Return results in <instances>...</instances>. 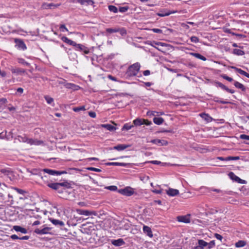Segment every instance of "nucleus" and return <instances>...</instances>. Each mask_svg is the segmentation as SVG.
Returning a JSON list of instances; mask_svg holds the SVG:
<instances>
[{"mask_svg":"<svg viewBox=\"0 0 249 249\" xmlns=\"http://www.w3.org/2000/svg\"><path fill=\"white\" fill-rule=\"evenodd\" d=\"M133 124L136 126H139L143 124L149 125L151 124V122L144 119L137 118L133 121Z\"/></svg>","mask_w":249,"mask_h":249,"instance_id":"4","label":"nucleus"},{"mask_svg":"<svg viewBox=\"0 0 249 249\" xmlns=\"http://www.w3.org/2000/svg\"><path fill=\"white\" fill-rule=\"evenodd\" d=\"M240 138L243 140H247L249 141V136L245 134H242L240 135Z\"/></svg>","mask_w":249,"mask_h":249,"instance_id":"53","label":"nucleus"},{"mask_svg":"<svg viewBox=\"0 0 249 249\" xmlns=\"http://www.w3.org/2000/svg\"><path fill=\"white\" fill-rule=\"evenodd\" d=\"M200 116L207 122H210L212 120V118L208 114L206 113H201Z\"/></svg>","mask_w":249,"mask_h":249,"instance_id":"28","label":"nucleus"},{"mask_svg":"<svg viewBox=\"0 0 249 249\" xmlns=\"http://www.w3.org/2000/svg\"><path fill=\"white\" fill-rule=\"evenodd\" d=\"M119 32L120 33L122 36H124L126 34V31L124 28L119 29Z\"/></svg>","mask_w":249,"mask_h":249,"instance_id":"52","label":"nucleus"},{"mask_svg":"<svg viewBox=\"0 0 249 249\" xmlns=\"http://www.w3.org/2000/svg\"><path fill=\"white\" fill-rule=\"evenodd\" d=\"M0 171L2 173L7 176L10 180H13L15 179V175L12 171L3 169H1Z\"/></svg>","mask_w":249,"mask_h":249,"instance_id":"9","label":"nucleus"},{"mask_svg":"<svg viewBox=\"0 0 249 249\" xmlns=\"http://www.w3.org/2000/svg\"><path fill=\"white\" fill-rule=\"evenodd\" d=\"M232 53L237 55H243L245 54V52L243 51L238 49H233Z\"/></svg>","mask_w":249,"mask_h":249,"instance_id":"31","label":"nucleus"},{"mask_svg":"<svg viewBox=\"0 0 249 249\" xmlns=\"http://www.w3.org/2000/svg\"><path fill=\"white\" fill-rule=\"evenodd\" d=\"M166 194L170 196H174L179 194V191L177 189L169 188L166 190Z\"/></svg>","mask_w":249,"mask_h":249,"instance_id":"15","label":"nucleus"},{"mask_svg":"<svg viewBox=\"0 0 249 249\" xmlns=\"http://www.w3.org/2000/svg\"><path fill=\"white\" fill-rule=\"evenodd\" d=\"M77 213L80 215H84L89 216L91 215H96V213L94 211H90L89 210H85L82 209H76Z\"/></svg>","mask_w":249,"mask_h":249,"instance_id":"5","label":"nucleus"},{"mask_svg":"<svg viewBox=\"0 0 249 249\" xmlns=\"http://www.w3.org/2000/svg\"><path fill=\"white\" fill-rule=\"evenodd\" d=\"M246 245V242L243 240H239L235 243V247L237 248H241Z\"/></svg>","mask_w":249,"mask_h":249,"instance_id":"33","label":"nucleus"},{"mask_svg":"<svg viewBox=\"0 0 249 249\" xmlns=\"http://www.w3.org/2000/svg\"><path fill=\"white\" fill-rule=\"evenodd\" d=\"M229 176L230 178L233 180L235 181L241 183V184H245L246 183V181L243 179H241L240 178L236 176L233 172H230L229 174Z\"/></svg>","mask_w":249,"mask_h":249,"instance_id":"6","label":"nucleus"},{"mask_svg":"<svg viewBox=\"0 0 249 249\" xmlns=\"http://www.w3.org/2000/svg\"><path fill=\"white\" fill-rule=\"evenodd\" d=\"M129 147V145L125 144H118L114 147V149L122 151Z\"/></svg>","mask_w":249,"mask_h":249,"instance_id":"22","label":"nucleus"},{"mask_svg":"<svg viewBox=\"0 0 249 249\" xmlns=\"http://www.w3.org/2000/svg\"><path fill=\"white\" fill-rule=\"evenodd\" d=\"M129 9V7L128 6H124V7H120L119 9V12L121 13H124L126 12L128 9Z\"/></svg>","mask_w":249,"mask_h":249,"instance_id":"43","label":"nucleus"},{"mask_svg":"<svg viewBox=\"0 0 249 249\" xmlns=\"http://www.w3.org/2000/svg\"><path fill=\"white\" fill-rule=\"evenodd\" d=\"M221 77L223 79H225V80H227V81H228L229 82H232L233 81V79L232 78L228 76L226 74H222V75H221Z\"/></svg>","mask_w":249,"mask_h":249,"instance_id":"44","label":"nucleus"},{"mask_svg":"<svg viewBox=\"0 0 249 249\" xmlns=\"http://www.w3.org/2000/svg\"><path fill=\"white\" fill-rule=\"evenodd\" d=\"M106 164L107 165H115V166H121L125 167L127 165V163L124 162H107L106 163Z\"/></svg>","mask_w":249,"mask_h":249,"instance_id":"25","label":"nucleus"},{"mask_svg":"<svg viewBox=\"0 0 249 249\" xmlns=\"http://www.w3.org/2000/svg\"><path fill=\"white\" fill-rule=\"evenodd\" d=\"M143 74L144 76H148L150 74V71L149 70H145L143 71Z\"/></svg>","mask_w":249,"mask_h":249,"instance_id":"63","label":"nucleus"},{"mask_svg":"<svg viewBox=\"0 0 249 249\" xmlns=\"http://www.w3.org/2000/svg\"><path fill=\"white\" fill-rule=\"evenodd\" d=\"M11 238L13 239V240H15V239H19V237H18V235H16V234H13L11 236Z\"/></svg>","mask_w":249,"mask_h":249,"instance_id":"64","label":"nucleus"},{"mask_svg":"<svg viewBox=\"0 0 249 249\" xmlns=\"http://www.w3.org/2000/svg\"><path fill=\"white\" fill-rule=\"evenodd\" d=\"M112 244L115 246H121L124 245L125 242L123 239L120 238L117 240H113L111 241Z\"/></svg>","mask_w":249,"mask_h":249,"instance_id":"17","label":"nucleus"},{"mask_svg":"<svg viewBox=\"0 0 249 249\" xmlns=\"http://www.w3.org/2000/svg\"><path fill=\"white\" fill-rule=\"evenodd\" d=\"M42 172H43V170H40L37 169H34L32 170L31 173L33 175H37L38 177V178H39L40 176H42L41 174H42Z\"/></svg>","mask_w":249,"mask_h":249,"instance_id":"29","label":"nucleus"},{"mask_svg":"<svg viewBox=\"0 0 249 249\" xmlns=\"http://www.w3.org/2000/svg\"><path fill=\"white\" fill-rule=\"evenodd\" d=\"M13 73L16 74L17 75L21 74L25 72V70L19 68H11L10 69Z\"/></svg>","mask_w":249,"mask_h":249,"instance_id":"14","label":"nucleus"},{"mask_svg":"<svg viewBox=\"0 0 249 249\" xmlns=\"http://www.w3.org/2000/svg\"><path fill=\"white\" fill-rule=\"evenodd\" d=\"M47 186L50 188L57 190L58 193H63L65 191V189H62L61 187H63L65 188H71V182H69L67 181H65L61 183H51L47 184Z\"/></svg>","mask_w":249,"mask_h":249,"instance_id":"1","label":"nucleus"},{"mask_svg":"<svg viewBox=\"0 0 249 249\" xmlns=\"http://www.w3.org/2000/svg\"><path fill=\"white\" fill-rule=\"evenodd\" d=\"M119 192L122 195L126 196H131L134 194V191L133 189L130 187H127L123 189H120Z\"/></svg>","mask_w":249,"mask_h":249,"instance_id":"3","label":"nucleus"},{"mask_svg":"<svg viewBox=\"0 0 249 249\" xmlns=\"http://www.w3.org/2000/svg\"><path fill=\"white\" fill-rule=\"evenodd\" d=\"M61 40L64 41V42L70 45H71V46H73L74 45V44H75V42L74 41H73L72 40L69 39L68 37H66V36H63L62 38H61Z\"/></svg>","mask_w":249,"mask_h":249,"instance_id":"23","label":"nucleus"},{"mask_svg":"<svg viewBox=\"0 0 249 249\" xmlns=\"http://www.w3.org/2000/svg\"><path fill=\"white\" fill-rule=\"evenodd\" d=\"M177 218L178 221L179 222L184 223H189L190 222V215L178 216Z\"/></svg>","mask_w":249,"mask_h":249,"instance_id":"10","label":"nucleus"},{"mask_svg":"<svg viewBox=\"0 0 249 249\" xmlns=\"http://www.w3.org/2000/svg\"><path fill=\"white\" fill-rule=\"evenodd\" d=\"M143 232L147 234L150 237H152L153 235L152 234V232L151 229L150 227L147 226H144L143 227Z\"/></svg>","mask_w":249,"mask_h":249,"instance_id":"16","label":"nucleus"},{"mask_svg":"<svg viewBox=\"0 0 249 249\" xmlns=\"http://www.w3.org/2000/svg\"><path fill=\"white\" fill-rule=\"evenodd\" d=\"M73 46L75 47L76 50L82 51L85 49V46L80 44H77L75 42Z\"/></svg>","mask_w":249,"mask_h":249,"instance_id":"30","label":"nucleus"},{"mask_svg":"<svg viewBox=\"0 0 249 249\" xmlns=\"http://www.w3.org/2000/svg\"><path fill=\"white\" fill-rule=\"evenodd\" d=\"M27 142L28 143H29L31 144H36V142L34 140H33V139H28L27 140Z\"/></svg>","mask_w":249,"mask_h":249,"instance_id":"59","label":"nucleus"},{"mask_svg":"<svg viewBox=\"0 0 249 249\" xmlns=\"http://www.w3.org/2000/svg\"><path fill=\"white\" fill-rule=\"evenodd\" d=\"M207 246L209 249H211L213 248L215 246L214 241H211L210 243H208Z\"/></svg>","mask_w":249,"mask_h":249,"instance_id":"46","label":"nucleus"},{"mask_svg":"<svg viewBox=\"0 0 249 249\" xmlns=\"http://www.w3.org/2000/svg\"><path fill=\"white\" fill-rule=\"evenodd\" d=\"M133 127V125H131L128 124H125L124 125L122 130H130Z\"/></svg>","mask_w":249,"mask_h":249,"instance_id":"39","label":"nucleus"},{"mask_svg":"<svg viewBox=\"0 0 249 249\" xmlns=\"http://www.w3.org/2000/svg\"><path fill=\"white\" fill-rule=\"evenodd\" d=\"M231 68L235 70L237 72H238L239 73H240V74H242L243 75L246 76L247 73V72H246L245 71L241 70V69L236 68L235 67L231 66Z\"/></svg>","mask_w":249,"mask_h":249,"instance_id":"32","label":"nucleus"},{"mask_svg":"<svg viewBox=\"0 0 249 249\" xmlns=\"http://www.w3.org/2000/svg\"><path fill=\"white\" fill-rule=\"evenodd\" d=\"M155 45L160 46V47H164L166 46V45L164 43L153 41L152 42V46L155 48L156 46Z\"/></svg>","mask_w":249,"mask_h":249,"instance_id":"37","label":"nucleus"},{"mask_svg":"<svg viewBox=\"0 0 249 249\" xmlns=\"http://www.w3.org/2000/svg\"><path fill=\"white\" fill-rule=\"evenodd\" d=\"M18 61L19 63L21 64L24 66H30V63L26 62L24 59L21 58H18Z\"/></svg>","mask_w":249,"mask_h":249,"instance_id":"35","label":"nucleus"},{"mask_svg":"<svg viewBox=\"0 0 249 249\" xmlns=\"http://www.w3.org/2000/svg\"><path fill=\"white\" fill-rule=\"evenodd\" d=\"M43 170L44 173H48L49 175L53 176H58L64 173H66V172L65 171H58L49 169H44Z\"/></svg>","mask_w":249,"mask_h":249,"instance_id":"7","label":"nucleus"},{"mask_svg":"<svg viewBox=\"0 0 249 249\" xmlns=\"http://www.w3.org/2000/svg\"><path fill=\"white\" fill-rule=\"evenodd\" d=\"M240 158L239 157H231V156H229V157H226V160H239Z\"/></svg>","mask_w":249,"mask_h":249,"instance_id":"48","label":"nucleus"},{"mask_svg":"<svg viewBox=\"0 0 249 249\" xmlns=\"http://www.w3.org/2000/svg\"><path fill=\"white\" fill-rule=\"evenodd\" d=\"M87 169L88 170L93 171H95V172H101V169H98V168H96L94 167H88V168H87Z\"/></svg>","mask_w":249,"mask_h":249,"instance_id":"49","label":"nucleus"},{"mask_svg":"<svg viewBox=\"0 0 249 249\" xmlns=\"http://www.w3.org/2000/svg\"><path fill=\"white\" fill-rule=\"evenodd\" d=\"M15 42L16 43V45L18 47V48L24 50L26 49V46L24 42L21 40L18 39H15Z\"/></svg>","mask_w":249,"mask_h":249,"instance_id":"13","label":"nucleus"},{"mask_svg":"<svg viewBox=\"0 0 249 249\" xmlns=\"http://www.w3.org/2000/svg\"><path fill=\"white\" fill-rule=\"evenodd\" d=\"M147 162L151 163H152L154 164H157V165H159L161 163V162L160 161H158V160H151V161H147Z\"/></svg>","mask_w":249,"mask_h":249,"instance_id":"56","label":"nucleus"},{"mask_svg":"<svg viewBox=\"0 0 249 249\" xmlns=\"http://www.w3.org/2000/svg\"><path fill=\"white\" fill-rule=\"evenodd\" d=\"M44 98L48 104H51L53 102V99L49 96H45Z\"/></svg>","mask_w":249,"mask_h":249,"instance_id":"40","label":"nucleus"},{"mask_svg":"<svg viewBox=\"0 0 249 249\" xmlns=\"http://www.w3.org/2000/svg\"><path fill=\"white\" fill-rule=\"evenodd\" d=\"M216 85L218 87L221 88L225 90L226 91V89H227V88H228V87H227L224 85H223L222 83H221L219 82H217Z\"/></svg>","mask_w":249,"mask_h":249,"instance_id":"45","label":"nucleus"},{"mask_svg":"<svg viewBox=\"0 0 249 249\" xmlns=\"http://www.w3.org/2000/svg\"><path fill=\"white\" fill-rule=\"evenodd\" d=\"M154 123L158 125L162 124L164 122V119L161 117H155L153 119Z\"/></svg>","mask_w":249,"mask_h":249,"instance_id":"26","label":"nucleus"},{"mask_svg":"<svg viewBox=\"0 0 249 249\" xmlns=\"http://www.w3.org/2000/svg\"><path fill=\"white\" fill-rule=\"evenodd\" d=\"M89 115L90 117L93 118H95L96 116V113L95 112H93V111L89 112Z\"/></svg>","mask_w":249,"mask_h":249,"instance_id":"55","label":"nucleus"},{"mask_svg":"<svg viewBox=\"0 0 249 249\" xmlns=\"http://www.w3.org/2000/svg\"><path fill=\"white\" fill-rule=\"evenodd\" d=\"M108 9L110 11L114 13H117L118 11V8L114 5H109L108 6Z\"/></svg>","mask_w":249,"mask_h":249,"instance_id":"38","label":"nucleus"},{"mask_svg":"<svg viewBox=\"0 0 249 249\" xmlns=\"http://www.w3.org/2000/svg\"><path fill=\"white\" fill-rule=\"evenodd\" d=\"M119 28H107L106 29V32L109 33H117L119 32Z\"/></svg>","mask_w":249,"mask_h":249,"instance_id":"41","label":"nucleus"},{"mask_svg":"<svg viewBox=\"0 0 249 249\" xmlns=\"http://www.w3.org/2000/svg\"><path fill=\"white\" fill-rule=\"evenodd\" d=\"M101 127L106 128L110 131H114L117 129V127L110 124H102Z\"/></svg>","mask_w":249,"mask_h":249,"instance_id":"18","label":"nucleus"},{"mask_svg":"<svg viewBox=\"0 0 249 249\" xmlns=\"http://www.w3.org/2000/svg\"><path fill=\"white\" fill-rule=\"evenodd\" d=\"M151 142L159 145H166L168 144L167 141L164 140L154 139L151 141Z\"/></svg>","mask_w":249,"mask_h":249,"instance_id":"12","label":"nucleus"},{"mask_svg":"<svg viewBox=\"0 0 249 249\" xmlns=\"http://www.w3.org/2000/svg\"><path fill=\"white\" fill-rule=\"evenodd\" d=\"M60 29L62 31L64 32V30L66 31H68V29L66 27L65 25L64 24H62L60 26Z\"/></svg>","mask_w":249,"mask_h":249,"instance_id":"57","label":"nucleus"},{"mask_svg":"<svg viewBox=\"0 0 249 249\" xmlns=\"http://www.w3.org/2000/svg\"><path fill=\"white\" fill-rule=\"evenodd\" d=\"M7 102V99L6 98H1L0 99V104H4L6 103Z\"/></svg>","mask_w":249,"mask_h":249,"instance_id":"61","label":"nucleus"},{"mask_svg":"<svg viewBox=\"0 0 249 249\" xmlns=\"http://www.w3.org/2000/svg\"><path fill=\"white\" fill-rule=\"evenodd\" d=\"M177 12V11H170L168 9H164L163 10L160 11V12L157 13V14L158 16L160 17H163L165 16H168L171 14L176 13Z\"/></svg>","mask_w":249,"mask_h":249,"instance_id":"8","label":"nucleus"},{"mask_svg":"<svg viewBox=\"0 0 249 249\" xmlns=\"http://www.w3.org/2000/svg\"><path fill=\"white\" fill-rule=\"evenodd\" d=\"M157 111H149L147 112V115L149 116H157L156 114Z\"/></svg>","mask_w":249,"mask_h":249,"instance_id":"51","label":"nucleus"},{"mask_svg":"<svg viewBox=\"0 0 249 249\" xmlns=\"http://www.w3.org/2000/svg\"><path fill=\"white\" fill-rule=\"evenodd\" d=\"M188 53L201 60L206 61L207 60L205 56L202 55L200 53Z\"/></svg>","mask_w":249,"mask_h":249,"instance_id":"19","label":"nucleus"},{"mask_svg":"<svg viewBox=\"0 0 249 249\" xmlns=\"http://www.w3.org/2000/svg\"><path fill=\"white\" fill-rule=\"evenodd\" d=\"M130 228V224L128 223H125L122 227L121 229H124L125 230H129Z\"/></svg>","mask_w":249,"mask_h":249,"instance_id":"50","label":"nucleus"},{"mask_svg":"<svg viewBox=\"0 0 249 249\" xmlns=\"http://www.w3.org/2000/svg\"><path fill=\"white\" fill-rule=\"evenodd\" d=\"M85 106H81L79 107H75L73 108V110L75 112H78L81 110H85Z\"/></svg>","mask_w":249,"mask_h":249,"instance_id":"42","label":"nucleus"},{"mask_svg":"<svg viewBox=\"0 0 249 249\" xmlns=\"http://www.w3.org/2000/svg\"><path fill=\"white\" fill-rule=\"evenodd\" d=\"M107 189L110 190L115 191L117 189V187L116 186H110L107 187Z\"/></svg>","mask_w":249,"mask_h":249,"instance_id":"60","label":"nucleus"},{"mask_svg":"<svg viewBox=\"0 0 249 249\" xmlns=\"http://www.w3.org/2000/svg\"><path fill=\"white\" fill-rule=\"evenodd\" d=\"M152 192L156 194H160L161 193L162 190L161 189H160V190L155 189V190H153Z\"/></svg>","mask_w":249,"mask_h":249,"instance_id":"62","label":"nucleus"},{"mask_svg":"<svg viewBox=\"0 0 249 249\" xmlns=\"http://www.w3.org/2000/svg\"><path fill=\"white\" fill-rule=\"evenodd\" d=\"M50 220L51 221V222L55 226H59L60 227H62L64 226V223L62 221H60L59 220L54 219L53 218H50Z\"/></svg>","mask_w":249,"mask_h":249,"instance_id":"21","label":"nucleus"},{"mask_svg":"<svg viewBox=\"0 0 249 249\" xmlns=\"http://www.w3.org/2000/svg\"><path fill=\"white\" fill-rule=\"evenodd\" d=\"M214 236L217 239L219 240H221L223 238V237L220 235L219 234H218V233H215L214 234Z\"/></svg>","mask_w":249,"mask_h":249,"instance_id":"58","label":"nucleus"},{"mask_svg":"<svg viewBox=\"0 0 249 249\" xmlns=\"http://www.w3.org/2000/svg\"><path fill=\"white\" fill-rule=\"evenodd\" d=\"M152 30L153 32L156 33L160 34V33H162V30L160 29L153 28L152 29Z\"/></svg>","mask_w":249,"mask_h":249,"instance_id":"54","label":"nucleus"},{"mask_svg":"<svg viewBox=\"0 0 249 249\" xmlns=\"http://www.w3.org/2000/svg\"><path fill=\"white\" fill-rule=\"evenodd\" d=\"M51 230V228L49 227H45L42 229L37 228L35 230V232L40 235L45 234L48 233Z\"/></svg>","mask_w":249,"mask_h":249,"instance_id":"11","label":"nucleus"},{"mask_svg":"<svg viewBox=\"0 0 249 249\" xmlns=\"http://www.w3.org/2000/svg\"><path fill=\"white\" fill-rule=\"evenodd\" d=\"M234 86L238 89H241L242 91H245L246 90V88L245 86L241 83L235 81L234 83Z\"/></svg>","mask_w":249,"mask_h":249,"instance_id":"27","label":"nucleus"},{"mask_svg":"<svg viewBox=\"0 0 249 249\" xmlns=\"http://www.w3.org/2000/svg\"><path fill=\"white\" fill-rule=\"evenodd\" d=\"M191 39V41L192 42H194V43H197L199 42V39L196 36H193L191 37L190 38Z\"/></svg>","mask_w":249,"mask_h":249,"instance_id":"47","label":"nucleus"},{"mask_svg":"<svg viewBox=\"0 0 249 249\" xmlns=\"http://www.w3.org/2000/svg\"><path fill=\"white\" fill-rule=\"evenodd\" d=\"M59 6V4H54L53 3H49L46 5L45 8L48 9H54Z\"/></svg>","mask_w":249,"mask_h":249,"instance_id":"36","label":"nucleus"},{"mask_svg":"<svg viewBox=\"0 0 249 249\" xmlns=\"http://www.w3.org/2000/svg\"><path fill=\"white\" fill-rule=\"evenodd\" d=\"M45 174V173H44L43 171L42 174H41L42 176H40L39 178H40L44 182L48 183H48H49V179L50 177L47 176V175H46Z\"/></svg>","mask_w":249,"mask_h":249,"instance_id":"24","label":"nucleus"},{"mask_svg":"<svg viewBox=\"0 0 249 249\" xmlns=\"http://www.w3.org/2000/svg\"><path fill=\"white\" fill-rule=\"evenodd\" d=\"M140 63L138 62L130 66L126 72V77L136 76L140 71Z\"/></svg>","mask_w":249,"mask_h":249,"instance_id":"2","label":"nucleus"},{"mask_svg":"<svg viewBox=\"0 0 249 249\" xmlns=\"http://www.w3.org/2000/svg\"><path fill=\"white\" fill-rule=\"evenodd\" d=\"M13 228L16 231L20 232L24 234L27 233V230L26 229L22 228L19 226H14Z\"/></svg>","mask_w":249,"mask_h":249,"instance_id":"20","label":"nucleus"},{"mask_svg":"<svg viewBox=\"0 0 249 249\" xmlns=\"http://www.w3.org/2000/svg\"><path fill=\"white\" fill-rule=\"evenodd\" d=\"M198 246L201 247L202 249H203L204 247L207 246L208 243L203 240H198Z\"/></svg>","mask_w":249,"mask_h":249,"instance_id":"34","label":"nucleus"}]
</instances>
